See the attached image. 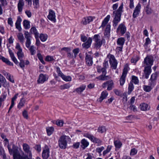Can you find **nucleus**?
<instances>
[{
    "instance_id": "obj_15",
    "label": "nucleus",
    "mask_w": 159,
    "mask_h": 159,
    "mask_svg": "<svg viewBox=\"0 0 159 159\" xmlns=\"http://www.w3.org/2000/svg\"><path fill=\"white\" fill-rule=\"evenodd\" d=\"M49 150L48 147H46L43 150L42 157L43 159H47L49 156Z\"/></svg>"
},
{
    "instance_id": "obj_64",
    "label": "nucleus",
    "mask_w": 159,
    "mask_h": 159,
    "mask_svg": "<svg viewBox=\"0 0 159 159\" xmlns=\"http://www.w3.org/2000/svg\"><path fill=\"white\" fill-rule=\"evenodd\" d=\"M37 56L38 58L41 61V62L42 63H44V61L43 60V57L42 55L40 53H38L37 54Z\"/></svg>"
},
{
    "instance_id": "obj_12",
    "label": "nucleus",
    "mask_w": 159,
    "mask_h": 159,
    "mask_svg": "<svg viewBox=\"0 0 159 159\" xmlns=\"http://www.w3.org/2000/svg\"><path fill=\"white\" fill-rule=\"evenodd\" d=\"M55 14L54 11L52 10L49 11V15L48 16V18L50 20L55 22L56 20Z\"/></svg>"
},
{
    "instance_id": "obj_36",
    "label": "nucleus",
    "mask_w": 159,
    "mask_h": 159,
    "mask_svg": "<svg viewBox=\"0 0 159 159\" xmlns=\"http://www.w3.org/2000/svg\"><path fill=\"white\" fill-rule=\"evenodd\" d=\"M111 25L110 24H108L107 25L104 34L105 35L109 36L110 32Z\"/></svg>"
},
{
    "instance_id": "obj_35",
    "label": "nucleus",
    "mask_w": 159,
    "mask_h": 159,
    "mask_svg": "<svg viewBox=\"0 0 159 159\" xmlns=\"http://www.w3.org/2000/svg\"><path fill=\"white\" fill-rule=\"evenodd\" d=\"M134 89V85L132 82H130L129 84L128 93L129 94L131 93Z\"/></svg>"
},
{
    "instance_id": "obj_20",
    "label": "nucleus",
    "mask_w": 159,
    "mask_h": 159,
    "mask_svg": "<svg viewBox=\"0 0 159 159\" xmlns=\"http://www.w3.org/2000/svg\"><path fill=\"white\" fill-rule=\"evenodd\" d=\"M24 5V1L23 0H19L17 5V7L19 12H22Z\"/></svg>"
},
{
    "instance_id": "obj_58",
    "label": "nucleus",
    "mask_w": 159,
    "mask_h": 159,
    "mask_svg": "<svg viewBox=\"0 0 159 159\" xmlns=\"http://www.w3.org/2000/svg\"><path fill=\"white\" fill-rule=\"evenodd\" d=\"M10 82L13 83L14 82V81L12 76H11L10 74H9L8 76L6 77Z\"/></svg>"
},
{
    "instance_id": "obj_62",
    "label": "nucleus",
    "mask_w": 159,
    "mask_h": 159,
    "mask_svg": "<svg viewBox=\"0 0 159 159\" xmlns=\"http://www.w3.org/2000/svg\"><path fill=\"white\" fill-rule=\"evenodd\" d=\"M54 60L52 57L48 56L45 58V61H52Z\"/></svg>"
},
{
    "instance_id": "obj_5",
    "label": "nucleus",
    "mask_w": 159,
    "mask_h": 159,
    "mask_svg": "<svg viewBox=\"0 0 159 159\" xmlns=\"http://www.w3.org/2000/svg\"><path fill=\"white\" fill-rule=\"evenodd\" d=\"M114 83L112 80H110L104 83L102 85L103 88H105L107 86V89L111 90L114 87Z\"/></svg>"
},
{
    "instance_id": "obj_56",
    "label": "nucleus",
    "mask_w": 159,
    "mask_h": 159,
    "mask_svg": "<svg viewBox=\"0 0 159 159\" xmlns=\"http://www.w3.org/2000/svg\"><path fill=\"white\" fill-rule=\"evenodd\" d=\"M20 61V63H19V66L20 67L22 68H23L25 67V62L24 60H23V59H19Z\"/></svg>"
},
{
    "instance_id": "obj_61",
    "label": "nucleus",
    "mask_w": 159,
    "mask_h": 159,
    "mask_svg": "<svg viewBox=\"0 0 159 159\" xmlns=\"http://www.w3.org/2000/svg\"><path fill=\"white\" fill-rule=\"evenodd\" d=\"M0 4L2 6H5L7 4V0H0Z\"/></svg>"
},
{
    "instance_id": "obj_8",
    "label": "nucleus",
    "mask_w": 159,
    "mask_h": 159,
    "mask_svg": "<svg viewBox=\"0 0 159 159\" xmlns=\"http://www.w3.org/2000/svg\"><path fill=\"white\" fill-rule=\"evenodd\" d=\"M109 62L111 66L113 68V69H116L117 67V62L113 55H111L110 56Z\"/></svg>"
},
{
    "instance_id": "obj_40",
    "label": "nucleus",
    "mask_w": 159,
    "mask_h": 159,
    "mask_svg": "<svg viewBox=\"0 0 159 159\" xmlns=\"http://www.w3.org/2000/svg\"><path fill=\"white\" fill-rule=\"evenodd\" d=\"M143 88L144 91L148 92H150L153 88L150 85L149 86L145 85L143 86Z\"/></svg>"
},
{
    "instance_id": "obj_17",
    "label": "nucleus",
    "mask_w": 159,
    "mask_h": 159,
    "mask_svg": "<svg viewBox=\"0 0 159 159\" xmlns=\"http://www.w3.org/2000/svg\"><path fill=\"white\" fill-rule=\"evenodd\" d=\"M21 21L22 19L21 17L20 16H18L15 23V26L16 28L18 29L19 31H20L21 30Z\"/></svg>"
},
{
    "instance_id": "obj_41",
    "label": "nucleus",
    "mask_w": 159,
    "mask_h": 159,
    "mask_svg": "<svg viewBox=\"0 0 159 159\" xmlns=\"http://www.w3.org/2000/svg\"><path fill=\"white\" fill-rule=\"evenodd\" d=\"M25 102V100L24 98H22L20 100L19 104L18 105V108L20 109L24 105V103Z\"/></svg>"
},
{
    "instance_id": "obj_2",
    "label": "nucleus",
    "mask_w": 159,
    "mask_h": 159,
    "mask_svg": "<svg viewBox=\"0 0 159 159\" xmlns=\"http://www.w3.org/2000/svg\"><path fill=\"white\" fill-rule=\"evenodd\" d=\"M70 138L68 136H61L58 141L59 146L61 149H66L67 147V143L70 142Z\"/></svg>"
},
{
    "instance_id": "obj_11",
    "label": "nucleus",
    "mask_w": 159,
    "mask_h": 159,
    "mask_svg": "<svg viewBox=\"0 0 159 159\" xmlns=\"http://www.w3.org/2000/svg\"><path fill=\"white\" fill-rule=\"evenodd\" d=\"M85 60L86 64L89 66L92 65L93 62V58L92 56L87 53H86Z\"/></svg>"
},
{
    "instance_id": "obj_52",
    "label": "nucleus",
    "mask_w": 159,
    "mask_h": 159,
    "mask_svg": "<svg viewBox=\"0 0 159 159\" xmlns=\"http://www.w3.org/2000/svg\"><path fill=\"white\" fill-rule=\"evenodd\" d=\"M25 38L26 39H31V37L27 31H25L24 33Z\"/></svg>"
},
{
    "instance_id": "obj_29",
    "label": "nucleus",
    "mask_w": 159,
    "mask_h": 159,
    "mask_svg": "<svg viewBox=\"0 0 159 159\" xmlns=\"http://www.w3.org/2000/svg\"><path fill=\"white\" fill-rule=\"evenodd\" d=\"M30 31L31 33L34 34L35 35V38L39 37V33L38 32L36 28L33 27H32Z\"/></svg>"
},
{
    "instance_id": "obj_37",
    "label": "nucleus",
    "mask_w": 159,
    "mask_h": 159,
    "mask_svg": "<svg viewBox=\"0 0 159 159\" xmlns=\"http://www.w3.org/2000/svg\"><path fill=\"white\" fill-rule=\"evenodd\" d=\"M7 94H2L0 96V107L2 105V102L5 100Z\"/></svg>"
},
{
    "instance_id": "obj_10",
    "label": "nucleus",
    "mask_w": 159,
    "mask_h": 159,
    "mask_svg": "<svg viewBox=\"0 0 159 159\" xmlns=\"http://www.w3.org/2000/svg\"><path fill=\"white\" fill-rule=\"evenodd\" d=\"M23 148L24 152L27 153L30 157H31L32 154L29 145L26 143H24L23 144Z\"/></svg>"
},
{
    "instance_id": "obj_50",
    "label": "nucleus",
    "mask_w": 159,
    "mask_h": 159,
    "mask_svg": "<svg viewBox=\"0 0 159 159\" xmlns=\"http://www.w3.org/2000/svg\"><path fill=\"white\" fill-rule=\"evenodd\" d=\"M100 37L98 34L95 35L93 37V39L95 42L101 41Z\"/></svg>"
},
{
    "instance_id": "obj_43",
    "label": "nucleus",
    "mask_w": 159,
    "mask_h": 159,
    "mask_svg": "<svg viewBox=\"0 0 159 159\" xmlns=\"http://www.w3.org/2000/svg\"><path fill=\"white\" fill-rule=\"evenodd\" d=\"M39 38L42 41L44 42L47 40L48 36L46 34H41L40 35Z\"/></svg>"
},
{
    "instance_id": "obj_46",
    "label": "nucleus",
    "mask_w": 159,
    "mask_h": 159,
    "mask_svg": "<svg viewBox=\"0 0 159 159\" xmlns=\"http://www.w3.org/2000/svg\"><path fill=\"white\" fill-rule=\"evenodd\" d=\"M61 78L66 81H70L71 80V78L69 76H66L64 75Z\"/></svg>"
},
{
    "instance_id": "obj_4",
    "label": "nucleus",
    "mask_w": 159,
    "mask_h": 159,
    "mask_svg": "<svg viewBox=\"0 0 159 159\" xmlns=\"http://www.w3.org/2000/svg\"><path fill=\"white\" fill-rule=\"evenodd\" d=\"M84 136L89 138L91 141L95 143H101V141L100 139L94 137L89 133H87L85 134Z\"/></svg>"
},
{
    "instance_id": "obj_6",
    "label": "nucleus",
    "mask_w": 159,
    "mask_h": 159,
    "mask_svg": "<svg viewBox=\"0 0 159 159\" xmlns=\"http://www.w3.org/2000/svg\"><path fill=\"white\" fill-rule=\"evenodd\" d=\"M16 49L18 50L17 54L19 59H22L24 57V54L22 52V49L19 43H16Z\"/></svg>"
},
{
    "instance_id": "obj_31",
    "label": "nucleus",
    "mask_w": 159,
    "mask_h": 159,
    "mask_svg": "<svg viewBox=\"0 0 159 159\" xmlns=\"http://www.w3.org/2000/svg\"><path fill=\"white\" fill-rule=\"evenodd\" d=\"M17 37L20 42L22 44H23L24 42V38L23 34L19 33L17 35Z\"/></svg>"
},
{
    "instance_id": "obj_48",
    "label": "nucleus",
    "mask_w": 159,
    "mask_h": 159,
    "mask_svg": "<svg viewBox=\"0 0 159 159\" xmlns=\"http://www.w3.org/2000/svg\"><path fill=\"white\" fill-rule=\"evenodd\" d=\"M80 51V49L79 48H76L73 50L72 52L74 54L75 58H76L77 57V54Z\"/></svg>"
},
{
    "instance_id": "obj_30",
    "label": "nucleus",
    "mask_w": 159,
    "mask_h": 159,
    "mask_svg": "<svg viewBox=\"0 0 159 159\" xmlns=\"http://www.w3.org/2000/svg\"><path fill=\"white\" fill-rule=\"evenodd\" d=\"M110 18V15H108L106 17H105L103 21L101 26L104 27L106 25L109 20Z\"/></svg>"
},
{
    "instance_id": "obj_19",
    "label": "nucleus",
    "mask_w": 159,
    "mask_h": 159,
    "mask_svg": "<svg viewBox=\"0 0 159 159\" xmlns=\"http://www.w3.org/2000/svg\"><path fill=\"white\" fill-rule=\"evenodd\" d=\"M93 18L92 16H88L84 18L82 21V23L84 25H86L89 24L90 22L92 21Z\"/></svg>"
},
{
    "instance_id": "obj_18",
    "label": "nucleus",
    "mask_w": 159,
    "mask_h": 159,
    "mask_svg": "<svg viewBox=\"0 0 159 159\" xmlns=\"http://www.w3.org/2000/svg\"><path fill=\"white\" fill-rule=\"evenodd\" d=\"M48 79V77H46L45 75L42 74H40L39 76V79L38 80V82L39 83H43Z\"/></svg>"
},
{
    "instance_id": "obj_24",
    "label": "nucleus",
    "mask_w": 159,
    "mask_h": 159,
    "mask_svg": "<svg viewBox=\"0 0 159 159\" xmlns=\"http://www.w3.org/2000/svg\"><path fill=\"white\" fill-rule=\"evenodd\" d=\"M140 107L141 110L143 111L149 110L150 107L149 106L145 103H143L140 104Z\"/></svg>"
},
{
    "instance_id": "obj_44",
    "label": "nucleus",
    "mask_w": 159,
    "mask_h": 159,
    "mask_svg": "<svg viewBox=\"0 0 159 159\" xmlns=\"http://www.w3.org/2000/svg\"><path fill=\"white\" fill-rule=\"evenodd\" d=\"M132 83H134L135 84H137L139 82V80L137 77L135 76H132Z\"/></svg>"
},
{
    "instance_id": "obj_42",
    "label": "nucleus",
    "mask_w": 159,
    "mask_h": 159,
    "mask_svg": "<svg viewBox=\"0 0 159 159\" xmlns=\"http://www.w3.org/2000/svg\"><path fill=\"white\" fill-rule=\"evenodd\" d=\"M114 143L115 147L118 148H120L122 145L121 143L119 140L114 141Z\"/></svg>"
},
{
    "instance_id": "obj_14",
    "label": "nucleus",
    "mask_w": 159,
    "mask_h": 159,
    "mask_svg": "<svg viewBox=\"0 0 159 159\" xmlns=\"http://www.w3.org/2000/svg\"><path fill=\"white\" fill-rule=\"evenodd\" d=\"M151 67L150 66H146L145 67L144 70V74L146 79H148L149 75H150L151 72Z\"/></svg>"
},
{
    "instance_id": "obj_63",
    "label": "nucleus",
    "mask_w": 159,
    "mask_h": 159,
    "mask_svg": "<svg viewBox=\"0 0 159 159\" xmlns=\"http://www.w3.org/2000/svg\"><path fill=\"white\" fill-rule=\"evenodd\" d=\"M6 81L5 78L0 74V82L1 83H4Z\"/></svg>"
},
{
    "instance_id": "obj_13",
    "label": "nucleus",
    "mask_w": 159,
    "mask_h": 159,
    "mask_svg": "<svg viewBox=\"0 0 159 159\" xmlns=\"http://www.w3.org/2000/svg\"><path fill=\"white\" fill-rule=\"evenodd\" d=\"M126 30V27L123 23L120 24L117 29V31H120L122 34H124L125 33Z\"/></svg>"
},
{
    "instance_id": "obj_1",
    "label": "nucleus",
    "mask_w": 159,
    "mask_h": 159,
    "mask_svg": "<svg viewBox=\"0 0 159 159\" xmlns=\"http://www.w3.org/2000/svg\"><path fill=\"white\" fill-rule=\"evenodd\" d=\"M118 3L114 4L112 6V8L114 11L111 14L113 18L112 21L113 26L115 27L117 25L118 23L120 21L121 17L123 12V4L122 3L117 10H116L118 7Z\"/></svg>"
},
{
    "instance_id": "obj_33",
    "label": "nucleus",
    "mask_w": 159,
    "mask_h": 159,
    "mask_svg": "<svg viewBox=\"0 0 159 159\" xmlns=\"http://www.w3.org/2000/svg\"><path fill=\"white\" fill-rule=\"evenodd\" d=\"M23 24L25 29H28L30 28V22L27 20H24Z\"/></svg>"
},
{
    "instance_id": "obj_51",
    "label": "nucleus",
    "mask_w": 159,
    "mask_h": 159,
    "mask_svg": "<svg viewBox=\"0 0 159 159\" xmlns=\"http://www.w3.org/2000/svg\"><path fill=\"white\" fill-rule=\"evenodd\" d=\"M57 72L59 76L62 77L64 75L61 71L60 68L59 67H57L56 68Z\"/></svg>"
},
{
    "instance_id": "obj_9",
    "label": "nucleus",
    "mask_w": 159,
    "mask_h": 159,
    "mask_svg": "<svg viewBox=\"0 0 159 159\" xmlns=\"http://www.w3.org/2000/svg\"><path fill=\"white\" fill-rule=\"evenodd\" d=\"M141 5L139 3L137 5L135 8L133 14L134 18H136L138 16L140 11Z\"/></svg>"
},
{
    "instance_id": "obj_39",
    "label": "nucleus",
    "mask_w": 159,
    "mask_h": 159,
    "mask_svg": "<svg viewBox=\"0 0 159 159\" xmlns=\"http://www.w3.org/2000/svg\"><path fill=\"white\" fill-rule=\"evenodd\" d=\"M46 130L48 135L50 136L52 133L54 131V128L52 127H48L46 128Z\"/></svg>"
},
{
    "instance_id": "obj_60",
    "label": "nucleus",
    "mask_w": 159,
    "mask_h": 159,
    "mask_svg": "<svg viewBox=\"0 0 159 159\" xmlns=\"http://www.w3.org/2000/svg\"><path fill=\"white\" fill-rule=\"evenodd\" d=\"M157 77V73H153L151 75L150 80H156Z\"/></svg>"
},
{
    "instance_id": "obj_28",
    "label": "nucleus",
    "mask_w": 159,
    "mask_h": 159,
    "mask_svg": "<svg viewBox=\"0 0 159 159\" xmlns=\"http://www.w3.org/2000/svg\"><path fill=\"white\" fill-rule=\"evenodd\" d=\"M125 42V39L122 37L118 39L117 41V44L118 46H123Z\"/></svg>"
},
{
    "instance_id": "obj_27",
    "label": "nucleus",
    "mask_w": 159,
    "mask_h": 159,
    "mask_svg": "<svg viewBox=\"0 0 159 159\" xmlns=\"http://www.w3.org/2000/svg\"><path fill=\"white\" fill-rule=\"evenodd\" d=\"M81 146L84 149H85L89 145V143L85 139L81 140Z\"/></svg>"
},
{
    "instance_id": "obj_53",
    "label": "nucleus",
    "mask_w": 159,
    "mask_h": 159,
    "mask_svg": "<svg viewBox=\"0 0 159 159\" xmlns=\"http://www.w3.org/2000/svg\"><path fill=\"white\" fill-rule=\"evenodd\" d=\"M137 152V150L135 148H133L131 149L130 152V155L134 156L136 154Z\"/></svg>"
},
{
    "instance_id": "obj_16",
    "label": "nucleus",
    "mask_w": 159,
    "mask_h": 159,
    "mask_svg": "<svg viewBox=\"0 0 159 159\" xmlns=\"http://www.w3.org/2000/svg\"><path fill=\"white\" fill-rule=\"evenodd\" d=\"M92 41V39L90 37L89 38L86 42L82 44V46L83 48L86 49L89 48L90 47Z\"/></svg>"
},
{
    "instance_id": "obj_34",
    "label": "nucleus",
    "mask_w": 159,
    "mask_h": 159,
    "mask_svg": "<svg viewBox=\"0 0 159 159\" xmlns=\"http://www.w3.org/2000/svg\"><path fill=\"white\" fill-rule=\"evenodd\" d=\"M71 86L69 83H67L60 86V88L61 90L67 89H69Z\"/></svg>"
},
{
    "instance_id": "obj_23",
    "label": "nucleus",
    "mask_w": 159,
    "mask_h": 159,
    "mask_svg": "<svg viewBox=\"0 0 159 159\" xmlns=\"http://www.w3.org/2000/svg\"><path fill=\"white\" fill-rule=\"evenodd\" d=\"M108 94V93L106 91L102 92L99 98V101L100 102H102L103 99L106 98Z\"/></svg>"
},
{
    "instance_id": "obj_32",
    "label": "nucleus",
    "mask_w": 159,
    "mask_h": 159,
    "mask_svg": "<svg viewBox=\"0 0 159 159\" xmlns=\"http://www.w3.org/2000/svg\"><path fill=\"white\" fill-rule=\"evenodd\" d=\"M28 48H29V50L31 55H34L36 53V48L34 45L31 46Z\"/></svg>"
},
{
    "instance_id": "obj_57",
    "label": "nucleus",
    "mask_w": 159,
    "mask_h": 159,
    "mask_svg": "<svg viewBox=\"0 0 159 159\" xmlns=\"http://www.w3.org/2000/svg\"><path fill=\"white\" fill-rule=\"evenodd\" d=\"M63 123V121L62 120H58L56 122V124L60 126H62Z\"/></svg>"
},
{
    "instance_id": "obj_45",
    "label": "nucleus",
    "mask_w": 159,
    "mask_h": 159,
    "mask_svg": "<svg viewBox=\"0 0 159 159\" xmlns=\"http://www.w3.org/2000/svg\"><path fill=\"white\" fill-rule=\"evenodd\" d=\"M106 130L105 127L104 126L99 127L98 129V132L101 133L105 132Z\"/></svg>"
},
{
    "instance_id": "obj_7",
    "label": "nucleus",
    "mask_w": 159,
    "mask_h": 159,
    "mask_svg": "<svg viewBox=\"0 0 159 159\" xmlns=\"http://www.w3.org/2000/svg\"><path fill=\"white\" fill-rule=\"evenodd\" d=\"M143 62L147 66L151 67L153 63V57L150 56H147L144 59Z\"/></svg>"
},
{
    "instance_id": "obj_47",
    "label": "nucleus",
    "mask_w": 159,
    "mask_h": 159,
    "mask_svg": "<svg viewBox=\"0 0 159 159\" xmlns=\"http://www.w3.org/2000/svg\"><path fill=\"white\" fill-rule=\"evenodd\" d=\"M151 41L149 38H147L146 39L145 43L144 44V46L145 48H147L148 47V45L151 43Z\"/></svg>"
},
{
    "instance_id": "obj_25",
    "label": "nucleus",
    "mask_w": 159,
    "mask_h": 159,
    "mask_svg": "<svg viewBox=\"0 0 159 159\" xmlns=\"http://www.w3.org/2000/svg\"><path fill=\"white\" fill-rule=\"evenodd\" d=\"M86 87V85H82L80 86L79 88H77L75 89V90L74 91V92H75V91L78 93H81V92H82L84 90Z\"/></svg>"
},
{
    "instance_id": "obj_59",
    "label": "nucleus",
    "mask_w": 159,
    "mask_h": 159,
    "mask_svg": "<svg viewBox=\"0 0 159 159\" xmlns=\"http://www.w3.org/2000/svg\"><path fill=\"white\" fill-rule=\"evenodd\" d=\"M31 39H26L25 42V45L26 47L28 48H29L30 47L31 43Z\"/></svg>"
},
{
    "instance_id": "obj_22",
    "label": "nucleus",
    "mask_w": 159,
    "mask_h": 159,
    "mask_svg": "<svg viewBox=\"0 0 159 159\" xmlns=\"http://www.w3.org/2000/svg\"><path fill=\"white\" fill-rule=\"evenodd\" d=\"M13 158L14 159H28L27 156H21L19 153L15 152L13 154Z\"/></svg>"
},
{
    "instance_id": "obj_3",
    "label": "nucleus",
    "mask_w": 159,
    "mask_h": 159,
    "mask_svg": "<svg viewBox=\"0 0 159 159\" xmlns=\"http://www.w3.org/2000/svg\"><path fill=\"white\" fill-rule=\"evenodd\" d=\"M128 66L126 64L123 70L122 75L120 79V84L121 85H123L125 81V78L128 71Z\"/></svg>"
},
{
    "instance_id": "obj_55",
    "label": "nucleus",
    "mask_w": 159,
    "mask_h": 159,
    "mask_svg": "<svg viewBox=\"0 0 159 159\" xmlns=\"http://www.w3.org/2000/svg\"><path fill=\"white\" fill-rule=\"evenodd\" d=\"M156 80H150L149 81V85L153 88L156 84Z\"/></svg>"
},
{
    "instance_id": "obj_38",
    "label": "nucleus",
    "mask_w": 159,
    "mask_h": 159,
    "mask_svg": "<svg viewBox=\"0 0 159 159\" xmlns=\"http://www.w3.org/2000/svg\"><path fill=\"white\" fill-rule=\"evenodd\" d=\"M103 40L95 43L94 48L96 49H99L101 46L102 43V41Z\"/></svg>"
},
{
    "instance_id": "obj_21",
    "label": "nucleus",
    "mask_w": 159,
    "mask_h": 159,
    "mask_svg": "<svg viewBox=\"0 0 159 159\" xmlns=\"http://www.w3.org/2000/svg\"><path fill=\"white\" fill-rule=\"evenodd\" d=\"M0 60H1L2 61L5 63L7 65L9 66H13V64L11 63L8 59L0 55Z\"/></svg>"
},
{
    "instance_id": "obj_26",
    "label": "nucleus",
    "mask_w": 159,
    "mask_h": 159,
    "mask_svg": "<svg viewBox=\"0 0 159 159\" xmlns=\"http://www.w3.org/2000/svg\"><path fill=\"white\" fill-rule=\"evenodd\" d=\"M106 75L102 74L100 76L97 77L96 79H97L100 80H106L109 79L110 77L109 76H106Z\"/></svg>"
},
{
    "instance_id": "obj_54",
    "label": "nucleus",
    "mask_w": 159,
    "mask_h": 159,
    "mask_svg": "<svg viewBox=\"0 0 159 159\" xmlns=\"http://www.w3.org/2000/svg\"><path fill=\"white\" fill-rule=\"evenodd\" d=\"M104 149V148L102 146L100 148H98L96 149V152L100 154V156L101 155V153L102 151Z\"/></svg>"
},
{
    "instance_id": "obj_49",
    "label": "nucleus",
    "mask_w": 159,
    "mask_h": 159,
    "mask_svg": "<svg viewBox=\"0 0 159 159\" xmlns=\"http://www.w3.org/2000/svg\"><path fill=\"white\" fill-rule=\"evenodd\" d=\"M33 5L34 6V8H37L39 6V0H33Z\"/></svg>"
}]
</instances>
